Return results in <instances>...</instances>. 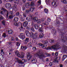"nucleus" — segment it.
I'll use <instances>...</instances> for the list:
<instances>
[{
    "instance_id": "nucleus-16",
    "label": "nucleus",
    "mask_w": 67,
    "mask_h": 67,
    "mask_svg": "<svg viewBox=\"0 0 67 67\" xmlns=\"http://www.w3.org/2000/svg\"><path fill=\"white\" fill-rule=\"evenodd\" d=\"M29 41V38H26L25 40L24 41V43L25 44H27Z\"/></svg>"
},
{
    "instance_id": "nucleus-2",
    "label": "nucleus",
    "mask_w": 67,
    "mask_h": 67,
    "mask_svg": "<svg viewBox=\"0 0 67 67\" xmlns=\"http://www.w3.org/2000/svg\"><path fill=\"white\" fill-rule=\"evenodd\" d=\"M59 47H60L58 43H57V44H55V45L52 46L51 47H47L46 49L47 50L53 49L54 50H57L58 49H59Z\"/></svg>"
},
{
    "instance_id": "nucleus-9",
    "label": "nucleus",
    "mask_w": 67,
    "mask_h": 67,
    "mask_svg": "<svg viewBox=\"0 0 67 67\" xmlns=\"http://www.w3.org/2000/svg\"><path fill=\"white\" fill-rule=\"evenodd\" d=\"M1 10H3L4 11H2L1 12V14H2V15H5V12H7V10L3 7L2 8Z\"/></svg>"
},
{
    "instance_id": "nucleus-20",
    "label": "nucleus",
    "mask_w": 67,
    "mask_h": 67,
    "mask_svg": "<svg viewBox=\"0 0 67 67\" xmlns=\"http://www.w3.org/2000/svg\"><path fill=\"white\" fill-rule=\"evenodd\" d=\"M31 62L32 63H36L37 62V60L36 59H32L31 60Z\"/></svg>"
},
{
    "instance_id": "nucleus-60",
    "label": "nucleus",
    "mask_w": 67,
    "mask_h": 67,
    "mask_svg": "<svg viewBox=\"0 0 67 67\" xmlns=\"http://www.w3.org/2000/svg\"><path fill=\"white\" fill-rule=\"evenodd\" d=\"M33 50H34V51L35 50H36V48L35 47H34L32 48Z\"/></svg>"
},
{
    "instance_id": "nucleus-45",
    "label": "nucleus",
    "mask_w": 67,
    "mask_h": 67,
    "mask_svg": "<svg viewBox=\"0 0 67 67\" xmlns=\"http://www.w3.org/2000/svg\"><path fill=\"white\" fill-rule=\"evenodd\" d=\"M26 20L28 22H30V21H31V20H30V18H28L27 17H26Z\"/></svg>"
},
{
    "instance_id": "nucleus-10",
    "label": "nucleus",
    "mask_w": 67,
    "mask_h": 67,
    "mask_svg": "<svg viewBox=\"0 0 67 67\" xmlns=\"http://www.w3.org/2000/svg\"><path fill=\"white\" fill-rule=\"evenodd\" d=\"M18 36L22 40H23L25 38V35L23 34V33H20L19 36Z\"/></svg>"
},
{
    "instance_id": "nucleus-34",
    "label": "nucleus",
    "mask_w": 67,
    "mask_h": 67,
    "mask_svg": "<svg viewBox=\"0 0 67 67\" xmlns=\"http://www.w3.org/2000/svg\"><path fill=\"white\" fill-rule=\"evenodd\" d=\"M34 27L36 30H37L38 29V26L37 25H34Z\"/></svg>"
},
{
    "instance_id": "nucleus-63",
    "label": "nucleus",
    "mask_w": 67,
    "mask_h": 67,
    "mask_svg": "<svg viewBox=\"0 0 67 67\" xmlns=\"http://www.w3.org/2000/svg\"><path fill=\"white\" fill-rule=\"evenodd\" d=\"M38 15V13L37 12H36L35 13V15Z\"/></svg>"
},
{
    "instance_id": "nucleus-26",
    "label": "nucleus",
    "mask_w": 67,
    "mask_h": 67,
    "mask_svg": "<svg viewBox=\"0 0 67 67\" xmlns=\"http://www.w3.org/2000/svg\"><path fill=\"white\" fill-rule=\"evenodd\" d=\"M25 33L26 34V36H28V35L29 34V33H30V31L27 30H26L25 31Z\"/></svg>"
},
{
    "instance_id": "nucleus-29",
    "label": "nucleus",
    "mask_w": 67,
    "mask_h": 67,
    "mask_svg": "<svg viewBox=\"0 0 67 67\" xmlns=\"http://www.w3.org/2000/svg\"><path fill=\"white\" fill-rule=\"evenodd\" d=\"M44 12L45 13H48V10L46 8H45L44 9Z\"/></svg>"
},
{
    "instance_id": "nucleus-57",
    "label": "nucleus",
    "mask_w": 67,
    "mask_h": 67,
    "mask_svg": "<svg viewBox=\"0 0 67 67\" xmlns=\"http://www.w3.org/2000/svg\"><path fill=\"white\" fill-rule=\"evenodd\" d=\"M14 9V10L15 12H16L18 10V9H17V8H13Z\"/></svg>"
},
{
    "instance_id": "nucleus-24",
    "label": "nucleus",
    "mask_w": 67,
    "mask_h": 67,
    "mask_svg": "<svg viewBox=\"0 0 67 67\" xmlns=\"http://www.w3.org/2000/svg\"><path fill=\"white\" fill-rule=\"evenodd\" d=\"M19 18L20 19V20L21 22H24V19L23 18H22V15H20Z\"/></svg>"
},
{
    "instance_id": "nucleus-56",
    "label": "nucleus",
    "mask_w": 67,
    "mask_h": 67,
    "mask_svg": "<svg viewBox=\"0 0 67 67\" xmlns=\"http://www.w3.org/2000/svg\"><path fill=\"white\" fill-rule=\"evenodd\" d=\"M11 41H14V38L13 37H12L11 38Z\"/></svg>"
},
{
    "instance_id": "nucleus-61",
    "label": "nucleus",
    "mask_w": 67,
    "mask_h": 67,
    "mask_svg": "<svg viewBox=\"0 0 67 67\" xmlns=\"http://www.w3.org/2000/svg\"><path fill=\"white\" fill-rule=\"evenodd\" d=\"M16 40L17 41H19L20 40L17 37L16 38Z\"/></svg>"
},
{
    "instance_id": "nucleus-58",
    "label": "nucleus",
    "mask_w": 67,
    "mask_h": 67,
    "mask_svg": "<svg viewBox=\"0 0 67 67\" xmlns=\"http://www.w3.org/2000/svg\"><path fill=\"white\" fill-rule=\"evenodd\" d=\"M53 27L52 25H51L49 26V29H52Z\"/></svg>"
},
{
    "instance_id": "nucleus-47",
    "label": "nucleus",
    "mask_w": 67,
    "mask_h": 67,
    "mask_svg": "<svg viewBox=\"0 0 67 67\" xmlns=\"http://www.w3.org/2000/svg\"><path fill=\"white\" fill-rule=\"evenodd\" d=\"M47 20L49 22H50L51 21V19L50 18H48L47 19Z\"/></svg>"
},
{
    "instance_id": "nucleus-35",
    "label": "nucleus",
    "mask_w": 67,
    "mask_h": 67,
    "mask_svg": "<svg viewBox=\"0 0 67 67\" xmlns=\"http://www.w3.org/2000/svg\"><path fill=\"white\" fill-rule=\"evenodd\" d=\"M17 7V5L16 4H14L13 5V7H12V9H14L15 8H16Z\"/></svg>"
},
{
    "instance_id": "nucleus-25",
    "label": "nucleus",
    "mask_w": 67,
    "mask_h": 67,
    "mask_svg": "<svg viewBox=\"0 0 67 67\" xmlns=\"http://www.w3.org/2000/svg\"><path fill=\"white\" fill-rule=\"evenodd\" d=\"M49 23H48L47 21H45V22L43 23L42 24V25H48Z\"/></svg>"
},
{
    "instance_id": "nucleus-12",
    "label": "nucleus",
    "mask_w": 67,
    "mask_h": 67,
    "mask_svg": "<svg viewBox=\"0 0 67 67\" xmlns=\"http://www.w3.org/2000/svg\"><path fill=\"white\" fill-rule=\"evenodd\" d=\"M58 62V60L57 58H56L53 61V62H50L49 64L50 66H52L53 65V63H57Z\"/></svg>"
},
{
    "instance_id": "nucleus-62",
    "label": "nucleus",
    "mask_w": 67,
    "mask_h": 67,
    "mask_svg": "<svg viewBox=\"0 0 67 67\" xmlns=\"http://www.w3.org/2000/svg\"><path fill=\"white\" fill-rule=\"evenodd\" d=\"M44 43H45V44H47L48 43V41H45L44 42Z\"/></svg>"
},
{
    "instance_id": "nucleus-11",
    "label": "nucleus",
    "mask_w": 67,
    "mask_h": 67,
    "mask_svg": "<svg viewBox=\"0 0 67 67\" xmlns=\"http://www.w3.org/2000/svg\"><path fill=\"white\" fill-rule=\"evenodd\" d=\"M11 7V4H10L7 3L5 4V8H6V9H9L10 11L11 10L10 9H11L10 8Z\"/></svg>"
},
{
    "instance_id": "nucleus-5",
    "label": "nucleus",
    "mask_w": 67,
    "mask_h": 67,
    "mask_svg": "<svg viewBox=\"0 0 67 67\" xmlns=\"http://www.w3.org/2000/svg\"><path fill=\"white\" fill-rule=\"evenodd\" d=\"M15 54L17 56H18V57L20 58H23L24 57V53L23 52H21V55L20 54H19V52L17 51H15Z\"/></svg>"
},
{
    "instance_id": "nucleus-30",
    "label": "nucleus",
    "mask_w": 67,
    "mask_h": 67,
    "mask_svg": "<svg viewBox=\"0 0 67 67\" xmlns=\"http://www.w3.org/2000/svg\"><path fill=\"white\" fill-rule=\"evenodd\" d=\"M66 57H67V56L66 55H65L63 56V57H62V60L64 61V60L66 58Z\"/></svg>"
},
{
    "instance_id": "nucleus-21",
    "label": "nucleus",
    "mask_w": 67,
    "mask_h": 67,
    "mask_svg": "<svg viewBox=\"0 0 67 67\" xmlns=\"http://www.w3.org/2000/svg\"><path fill=\"white\" fill-rule=\"evenodd\" d=\"M61 2L62 3H63V4H67V1L66 0H61Z\"/></svg>"
},
{
    "instance_id": "nucleus-32",
    "label": "nucleus",
    "mask_w": 67,
    "mask_h": 67,
    "mask_svg": "<svg viewBox=\"0 0 67 67\" xmlns=\"http://www.w3.org/2000/svg\"><path fill=\"white\" fill-rule=\"evenodd\" d=\"M14 17V16L13 15H10L9 16L8 18L9 19H12Z\"/></svg>"
},
{
    "instance_id": "nucleus-7",
    "label": "nucleus",
    "mask_w": 67,
    "mask_h": 67,
    "mask_svg": "<svg viewBox=\"0 0 67 67\" xmlns=\"http://www.w3.org/2000/svg\"><path fill=\"white\" fill-rule=\"evenodd\" d=\"M35 9L34 7H32L30 8V9H29V10H26L25 12L26 13H29L30 12H33L34 10Z\"/></svg>"
},
{
    "instance_id": "nucleus-42",
    "label": "nucleus",
    "mask_w": 67,
    "mask_h": 67,
    "mask_svg": "<svg viewBox=\"0 0 67 67\" xmlns=\"http://www.w3.org/2000/svg\"><path fill=\"white\" fill-rule=\"evenodd\" d=\"M39 31L40 32V33H42V32H43V29L42 28H40L39 29Z\"/></svg>"
},
{
    "instance_id": "nucleus-53",
    "label": "nucleus",
    "mask_w": 67,
    "mask_h": 67,
    "mask_svg": "<svg viewBox=\"0 0 67 67\" xmlns=\"http://www.w3.org/2000/svg\"><path fill=\"white\" fill-rule=\"evenodd\" d=\"M15 14L16 16H18V15H20V13L19 12H18L16 13Z\"/></svg>"
},
{
    "instance_id": "nucleus-37",
    "label": "nucleus",
    "mask_w": 67,
    "mask_h": 67,
    "mask_svg": "<svg viewBox=\"0 0 67 67\" xmlns=\"http://www.w3.org/2000/svg\"><path fill=\"white\" fill-rule=\"evenodd\" d=\"M8 34H12L13 32L12 30H8Z\"/></svg>"
},
{
    "instance_id": "nucleus-51",
    "label": "nucleus",
    "mask_w": 67,
    "mask_h": 67,
    "mask_svg": "<svg viewBox=\"0 0 67 67\" xmlns=\"http://www.w3.org/2000/svg\"><path fill=\"white\" fill-rule=\"evenodd\" d=\"M39 29H42V26L41 25H40L39 26Z\"/></svg>"
},
{
    "instance_id": "nucleus-52",
    "label": "nucleus",
    "mask_w": 67,
    "mask_h": 67,
    "mask_svg": "<svg viewBox=\"0 0 67 67\" xmlns=\"http://www.w3.org/2000/svg\"><path fill=\"white\" fill-rule=\"evenodd\" d=\"M61 38L62 39V42H63V43H64V42H65L66 41L64 40V39H63V37H62Z\"/></svg>"
},
{
    "instance_id": "nucleus-46",
    "label": "nucleus",
    "mask_w": 67,
    "mask_h": 67,
    "mask_svg": "<svg viewBox=\"0 0 67 67\" xmlns=\"http://www.w3.org/2000/svg\"><path fill=\"white\" fill-rule=\"evenodd\" d=\"M23 15L24 17L25 18L26 17V13H24L23 14Z\"/></svg>"
},
{
    "instance_id": "nucleus-39",
    "label": "nucleus",
    "mask_w": 67,
    "mask_h": 67,
    "mask_svg": "<svg viewBox=\"0 0 67 67\" xmlns=\"http://www.w3.org/2000/svg\"><path fill=\"white\" fill-rule=\"evenodd\" d=\"M13 25H15V26H19V24H18V23L15 22L14 23Z\"/></svg>"
},
{
    "instance_id": "nucleus-15",
    "label": "nucleus",
    "mask_w": 67,
    "mask_h": 67,
    "mask_svg": "<svg viewBox=\"0 0 67 67\" xmlns=\"http://www.w3.org/2000/svg\"><path fill=\"white\" fill-rule=\"evenodd\" d=\"M27 59L28 60H30L31 59V58L32 57V55L31 54H30L29 53L28 55H27Z\"/></svg>"
},
{
    "instance_id": "nucleus-40",
    "label": "nucleus",
    "mask_w": 67,
    "mask_h": 67,
    "mask_svg": "<svg viewBox=\"0 0 67 67\" xmlns=\"http://www.w3.org/2000/svg\"><path fill=\"white\" fill-rule=\"evenodd\" d=\"M16 44L18 46H19L20 45V42H16Z\"/></svg>"
},
{
    "instance_id": "nucleus-64",
    "label": "nucleus",
    "mask_w": 67,
    "mask_h": 67,
    "mask_svg": "<svg viewBox=\"0 0 67 67\" xmlns=\"http://www.w3.org/2000/svg\"><path fill=\"white\" fill-rule=\"evenodd\" d=\"M41 21H42L43 22V21H44V18L43 19H41Z\"/></svg>"
},
{
    "instance_id": "nucleus-1",
    "label": "nucleus",
    "mask_w": 67,
    "mask_h": 67,
    "mask_svg": "<svg viewBox=\"0 0 67 67\" xmlns=\"http://www.w3.org/2000/svg\"><path fill=\"white\" fill-rule=\"evenodd\" d=\"M45 55L46 56H50L51 54H48L46 52L43 53V52H42V50L40 49L39 50V53H37L35 54V56H38L39 58L40 59H42L43 58L45 57Z\"/></svg>"
},
{
    "instance_id": "nucleus-23",
    "label": "nucleus",
    "mask_w": 67,
    "mask_h": 67,
    "mask_svg": "<svg viewBox=\"0 0 67 67\" xmlns=\"http://www.w3.org/2000/svg\"><path fill=\"white\" fill-rule=\"evenodd\" d=\"M19 20V18L17 17H15L14 18L13 20L14 22H18Z\"/></svg>"
},
{
    "instance_id": "nucleus-44",
    "label": "nucleus",
    "mask_w": 67,
    "mask_h": 67,
    "mask_svg": "<svg viewBox=\"0 0 67 67\" xmlns=\"http://www.w3.org/2000/svg\"><path fill=\"white\" fill-rule=\"evenodd\" d=\"M2 24H3V25H5V20H3L2 22Z\"/></svg>"
},
{
    "instance_id": "nucleus-48",
    "label": "nucleus",
    "mask_w": 67,
    "mask_h": 67,
    "mask_svg": "<svg viewBox=\"0 0 67 67\" xmlns=\"http://www.w3.org/2000/svg\"><path fill=\"white\" fill-rule=\"evenodd\" d=\"M38 3L39 4V5H40L41 4V0H39L38 1Z\"/></svg>"
},
{
    "instance_id": "nucleus-49",
    "label": "nucleus",
    "mask_w": 67,
    "mask_h": 67,
    "mask_svg": "<svg viewBox=\"0 0 67 67\" xmlns=\"http://www.w3.org/2000/svg\"><path fill=\"white\" fill-rule=\"evenodd\" d=\"M4 19V18L2 16H0V20H2Z\"/></svg>"
},
{
    "instance_id": "nucleus-55",
    "label": "nucleus",
    "mask_w": 67,
    "mask_h": 67,
    "mask_svg": "<svg viewBox=\"0 0 67 67\" xmlns=\"http://www.w3.org/2000/svg\"><path fill=\"white\" fill-rule=\"evenodd\" d=\"M12 43V42H11V41H9L8 42V45H10Z\"/></svg>"
},
{
    "instance_id": "nucleus-31",
    "label": "nucleus",
    "mask_w": 67,
    "mask_h": 67,
    "mask_svg": "<svg viewBox=\"0 0 67 67\" xmlns=\"http://www.w3.org/2000/svg\"><path fill=\"white\" fill-rule=\"evenodd\" d=\"M51 31L52 32H53V33H54V34H55L56 33V30L54 29H52Z\"/></svg>"
},
{
    "instance_id": "nucleus-27",
    "label": "nucleus",
    "mask_w": 67,
    "mask_h": 67,
    "mask_svg": "<svg viewBox=\"0 0 67 67\" xmlns=\"http://www.w3.org/2000/svg\"><path fill=\"white\" fill-rule=\"evenodd\" d=\"M49 43L53 44L54 42V40L53 39H50L49 41Z\"/></svg>"
},
{
    "instance_id": "nucleus-22",
    "label": "nucleus",
    "mask_w": 67,
    "mask_h": 67,
    "mask_svg": "<svg viewBox=\"0 0 67 67\" xmlns=\"http://www.w3.org/2000/svg\"><path fill=\"white\" fill-rule=\"evenodd\" d=\"M27 48V46H25V47L21 46V49H23V51H25V50H26Z\"/></svg>"
},
{
    "instance_id": "nucleus-17",
    "label": "nucleus",
    "mask_w": 67,
    "mask_h": 67,
    "mask_svg": "<svg viewBox=\"0 0 67 67\" xmlns=\"http://www.w3.org/2000/svg\"><path fill=\"white\" fill-rule=\"evenodd\" d=\"M13 13L12 12H7L6 14L7 18H8V15H12Z\"/></svg>"
},
{
    "instance_id": "nucleus-43",
    "label": "nucleus",
    "mask_w": 67,
    "mask_h": 67,
    "mask_svg": "<svg viewBox=\"0 0 67 67\" xmlns=\"http://www.w3.org/2000/svg\"><path fill=\"white\" fill-rule=\"evenodd\" d=\"M34 6V3L33 2H31V6L33 7Z\"/></svg>"
},
{
    "instance_id": "nucleus-8",
    "label": "nucleus",
    "mask_w": 67,
    "mask_h": 67,
    "mask_svg": "<svg viewBox=\"0 0 67 67\" xmlns=\"http://www.w3.org/2000/svg\"><path fill=\"white\" fill-rule=\"evenodd\" d=\"M52 5H53L54 7H56L57 5L59 4V3L57 2V0H54L52 2Z\"/></svg>"
},
{
    "instance_id": "nucleus-41",
    "label": "nucleus",
    "mask_w": 67,
    "mask_h": 67,
    "mask_svg": "<svg viewBox=\"0 0 67 67\" xmlns=\"http://www.w3.org/2000/svg\"><path fill=\"white\" fill-rule=\"evenodd\" d=\"M2 36L4 37H6L7 36V35H6L5 33H3Z\"/></svg>"
},
{
    "instance_id": "nucleus-6",
    "label": "nucleus",
    "mask_w": 67,
    "mask_h": 67,
    "mask_svg": "<svg viewBox=\"0 0 67 67\" xmlns=\"http://www.w3.org/2000/svg\"><path fill=\"white\" fill-rule=\"evenodd\" d=\"M30 18L31 19H32V20H33V21L34 22H37V21L39 24H41V21H39L40 20L38 19V20H37V19H38V17H34L32 18L31 15L30 14Z\"/></svg>"
},
{
    "instance_id": "nucleus-14",
    "label": "nucleus",
    "mask_w": 67,
    "mask_h": 67,
    "mask_svg": "<svg viewBox=\"0 0 67 67\" xmlns=\"http://www.w3.org/2000/svg\"><path fill=\"white\" fill-rule=\"evenodd\" d=\"M26 29L28 30H31L32 32H34L35 31V30H34V29L33 28V27H31V28L30 27H26Z\"/></svg>"
},
{
    "instance_id": "nucleus-4",
    "label": "nucleus",
    "mask_w": 67,
    "mask_h": 67,
    "mask_svg": "<svg viewBox=\"0 0 67 67\" xmlns=\"http://www.w3.org/2000/svg\"><path fill=\"white\" fill-rule=\"evenodd\" d=\"M28 36H32V37L34 39L35 38H36L38 36V35H37V33L36 32L34 34H33V33L31 31H30V32L29 33Z\"/></svg>"
},
{
    "instance_id": "nucleus-38",
    "label": "nucleus",
    "mask_w": 67,
    "mask_h": 67,
    "mask_svg": "<svg viewBox=\"0 0 67 67\" xmlns=\"http://www.w3.org/2000/svg\"><path fill=\"white\" fill-rule=\"evenodd\" d=\"M14 2L15 3H18L19 2V0H14Z\"/></svg>"
},
{
    "instance_id": "nucleus-33",
    "label": "nucleus",
    "mask_w": 67,
    "mask_h": 67,
    "mask_svg": "<svg viewBox=\"0 0 67 67\" xmlns=\"http://www.w3.org/2000/svg\"><path fill=\"white\" fill-rule=\"evenodd\" d=\"M45 2L47 4H50V0H46Z\"/></svg>"
},
{
    "instance_id": "nucleus-19",
    "label": "nucleus",
    "mask_w": 67,
    "mask_h": 67,
    "mask_svg": "<svg viewBox=\"0 0 67 67\" xmlns=\"http://www.w3.org/2000/svg\"><path fill=\"white\" fill-rule=\"evenodd\" d=\"M44 34L42 33L39 34V36L40 38H43V37H44Z\"/></svg>"
},
{
    "instance_id": "nucleus-13",
    "label": "nucleus",
    "mask_w": 67,
    "mask_h": 67,
    "mask_svg": "<svg viewBox=\"0 0 67 67\" xmlns=\"http://www.w3.org/2000/svg\"><path fill=\"white\" fill-rule=\"evenodd\" d=\"M36 44L38 46L39 45L40 46H41L42 48L47 46L46 45L45 46H44V45H45V43H43V44H42L41 43H36Z\"/></svg>"
},
{
    "instance_id": "nucleus-59",
    "label": "nucleus",
    "mask_w": 67,
    "mask_h": 67,
    "mask_svg": "<svg viewBox=\"0 0 67 67\" xmlns=\"http://www.w3.org/2000/svg\"><path fill=\"white\" fill-rule=\"evenodd\" d=\"M1 54L2 55V56H3V55H4V52H1Z\"/></svg>"
},
{
    "instance_id": "nucleus-28",
    "label": "nucleus",
    "mask_w": 67,
    "mask_h": 67,
    "mask_svg": "<svg viewBox=\"0 0 67 67\" xmlns=\"http://www.w3.org/2000/svg\"><path fill=\"white\" fill-rule=\"evenodd\" d=\"M66 47L65 46L64 47V48H63L62 49V51L63 52H66Z\"/></svg>"
},
{
    "instance_id": "nucleus-50",
    "label": "nucleus",
    "mask_w": 67,
    "mask_h": 67,
    "mask_svg": "<svg viewBox=\"0 0 67 67\" xmlns=\"http://www.w3.org/2000/svg\"><path fill=\"white\" fill-rule=\"evenodd\" d=\"M58 52H56L55 53V54H54L55 56H58Z\"/></svg>"
},
{
    "instance_id": "nucleus-36",
    "label": "nucleus",
    "mask_w": 67,
    "mask_h": 67,
    "mask_svg": "<svg viewBox=\"0 0 67 67\" xmlns=\"http://www.w3.org/2000/svg\"><path fill=\"white\" fill-rule=\"evenodd\" d=\"M32 46V43H30L29 44L27 45L28 47H31Z\"/></svg>"
},
{
    "instance_id": "nucleus-54",
    "label": "nucleus",
    "mask_w": 67,
    "mask_h": 67,
    "mask_svg": "<svg viewBox=\"0 0 67 67\" xmlns=\"http://www.w3.org/2000/svg\"><path fill=\"white\" fill-rule=\"evenodd\" d=\"M22 10L23 11H24V10H25V7H22Z\"/></svg>"
},
{
    "instance_id": "nucleus-18",
    "label": "nucleus",
    "mask_w": 67,
    "mask_h": 67,
    "mask_svg": "<svg viewBox=\"0 0 67 67\" xmlns=\"http://www.w3.org/2000/svg\"><path fill=\"white\" fill-rule=\"evenodd\" d=\"M28 25V22L26 21H25L23 23V26L24 27H26Z\"/></svg>"
},
{
    "instance_id": "nucleus-3",
    "label": "nucleus",
    "mask_w": 67,
    "mask_h": 67,
    "mask_svg": "<svg viewBox=\"0 0 67 67\" xmlns=\"http://www.w3.org/2000/svg\"><path fill=\"white\" fill-rule=\"evenodd\" d=\"M16 59L17 62H18V63L19 64V66L22 65L23 64H24L23 63H26L27 62V60L26 59H23L22 60V61L19 60L18 58H16Z\"/></svg>"
}]
</instances>
